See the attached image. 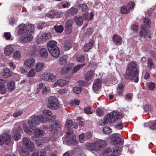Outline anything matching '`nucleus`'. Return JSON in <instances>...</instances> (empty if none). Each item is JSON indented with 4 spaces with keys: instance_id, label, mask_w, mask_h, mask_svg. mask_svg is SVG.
Instances as JSON below:
<instances>
[{
    "instance_id": "nucleus-36",
    "label": "nucleus",
    "mask_w": 156,
    "mask_h": 156,
    "mask_svg": "<svg viewBox=\"0 0 156 156\" xmlns=\"http://www.w3.org/2000/svg\"><path fill=\"white\" fill-rule=\"evenodd\" d=\"M66 57V56L64 55L60 58L59 63L61 65H64L67 63Z\"/></svg>"
},
{
    "instance_id": "nucleus-46",
    "label": "nucleus",
    "mask_w": 156,
    "mask_h": 156,
    "mask_svg": "<svg viewBox=\"0 0 156 156\" xmlns=\"http://www.w3.org/2000/svg\"><path fill=\"white\" fill-rule=\"evenodd\" d=\"M49 88H50L48 87H44L43 88L42 93L44 95L45 94H47L50 91Z\"/></svg>"
},
{
    "instance_id": "nucleus-57",
    "label": "nucleus",
    "mask_w": 156,
    "mask_h": 156,
    "mask_svg": "<svg viewBox=\"0 0 156 156\" xmlns=\"http://www.w3.org/2000/svg\"><path fill=\"white\" fill-rule=\"evenodd\" d=\"M23 113L22 111H17L13 114V116L14 117H16L21 115Z\"/></svg>"
},
{
    "instance_id": "nucleus-39",
    "label": "nucleus",
    "mask_w": 156,
    "mask_h": 156,
    "mask_svg": "<svg viewBox=\"0 0 156 156\" xmlns=\"http://www.w3.org/2000/svg\"><path fill=\"white\" fill-rule=\"evenodd\" d=\"M69 140L71 144L76 145L78 141L76 140V136L75 134H73L72 137L69 138Z\"/></svg>"
},
{
    "instance_id": "nucleus-28",
    "label": "nucleus",
    "mask_w": 156,
    "mask_h": 156,
    "mask_svg": "<svg viewBox=\"0 0 156 156\" xmlns=\"http://www.w3.org/2000/svg\"><path fill=\"white\" fill-rule=\"evenodd\" d=\"M39 55L43 58H46L48 56V51L46 48H41L39 50Z\"/></svg>"
},
{
    "instance_id": "nucleus-62",
    "label": "nucleus",
    "mask_w": 156,
    "mask_h": 156,
    "mask_svg": "<svg viewBox=\"0 0 156 156\" xmlns=\"http://www.w3.org/2000/svg\"><path fill=\"white\" fill-rule=\"evenodd\" d=\"M73 21L71 20H68L66 23V27H72Z\"/></svg>"
},
{
    "instance_id": "nucleus-40",
    "label": "nucleus",
    "mask_w": 156,
    "mask_h": 156,
    "mask_svg": "<svg viewBox=\"0 0 156 156\" xmlns=\"http://www.w3.org/2000/svg\"><path fill=\"white\" fill-rule=\"evenodd\" d=\"M54 28L56 31L58 33L62 32L64 29L62 25L55 26Z\"/></svg>"
},
{
    "instance_id": "nucleus-25",
    "label": "nucleus",
    "mask_w": 156,
    "mask_h": 156,
    "mask_svg": "<svg viewBox=\"0 0 156 156\" xmlns=\"http://www.w3.org/2000/svg\"><path fill=\"white\" fill-rule=\"evenodd\" d=\"M95 41L94 40H92L90 41L88 43L85 44L83 48L84 51L85 52L88 51L91 49Z\"/></svg>"
},
{
    "instance_id": "nucleus-2",
    "label": "nucleus",
    "mask_w": 156,
    "mask_h": 156,
    "mask_svg": "<svg viewBox=\"0 0 156 156\" xmlns=\"http://www.w3.org/2000/svg\"><path fill=\"white\" fill-rule=\"evenodd\" d=\"M143 20L144 24L141 26L142 30L139 32L140 35L141 37L150 38V30H146V27H149L151 26V21L149 18L146 17Z\"/></svg>"
},
{
    "instance_id": "nucleus-42",
    "label": "nucleus",
    "mask_w": 156,
    "mask_h": 156,
    "mask_svg": "<svg viewBox=\"0 0 156 156\" xmlns=\"http://www.w3.org/2000/svg\"><path fill=\"white\" fill-rule=\"evenodd\" d=\"M20 154L21 156H29L30 154L28 151L26 149H23L20 151Z\"/></svg>"
},
{
    "instance_id": "nucleus-33",
    "label": "nucleus",
    "mask_w": 156,
    "mask_h": 156,
    "mask_svg": "<svg viewBox=\"0 0 156 156\" xmlns=\"http://www.w3.org/2000/svg\"><path fill=\"white\" fill-rule=\"evenodd\" d=\"M94 16V12H91L89 14H85L83 17L86 20L89 21L93 18Z\"/></svg>"
},
{
    "instance_id": "nucleus-54",
    "label": "nucleus",
    "mask_w": 156,
    "mask_h": 156,
    "mask_svg": "<svg viewBox=\"0 0 156 156\" xmlns=\"http://www.w3.org/2000/svg\"><path fill=\"white\" fill-rule=\"evenodd\" d=\"M115 128L118 129H121L123 127V123L121 121L119 122L115 126Z\"/></svg>"
},
{
    "instance_id": "nucleus-48",
    "label": "nucleus",
    "mask_w": 156,
    "mask_h": 156,
    "mask_svg": "<svg viewBox=\"0 0 156 156\" xmlns=\"http://www.w3.org/2000/svg\"><path fill=\"white\" fill-rule=\"evenodd\" d=\"M13 56L14 58H19L21 57L20 52L18 50L14 52Z\"/></svg>"
},
{
    "instance_id": "nucleus-29",
    "label": "nucleus",
    "mask_w": 156,
    "mask_h": 156,
    "mask_svg": "<svg viewBox=\"0 0 156 156\" xmlns=\"http://www.w3.org/2000/svg\"><path fill=\"white\" fill-rule=\"evenodd\" d=\"M6 92L5 85L2 80H0V92L2 94H5Z\"/></svg>"
},
{
    "instance_id": "nucleus-43",
    "label": "nucleus",
    "mask_w": 156,
    "mask_h": 156,
    "mask_svg": "<svg viewBox=\"0 0 156 156\" xmlns=\"http://www.w3.org/2000/svg\"><path fill=\"white\" fill-rule=\"evenodd\" d=\"M35 74V69H31L30 71L27 73V75L29 77L34 76Z\"/></svg>"
},
{
    "instance_id": "nucleus-35",
    "label": "nucleus",
    "mask_w": 156,
    "mask_h": 156,
    "mask_svg": "<svg viewBox=\"0 0 156 156\" xmlns=\"http://www.w3.org/2000/svg\"><path fill=\"white\" fill-rule=\"evenodd\" d=\"M78 9L76 8L72 7L68 10L69 13L72 15H74L78 12Z\"/></svg>"
},
{
    "instance_id": "nucleus-37",
    "label": "nucleus",
    "mask_w": 156,
    "mask_h": 156,
    "mask_svg": "<svg viewBox=\"0 0 156 156\" xmlns=\"http://www.w3.org/2000/svg\"><path fill=\"white\" fill-rule=\"evenodd\" d=\"M137 64L134 61L130 62L128 64L127 66V68H137Z\"/></svg>"
},
{
    "instance_id": "nucleus-32",
    "label": "nucleus",
    "mask_w": 156,
    "mask_h": 156,
    "mask_svg": "<svg viewBox=\"0 0 156 156\" xmlns=\"http://www.w3.org/2000/svg\"><path fill=\"white\" fill-rule=\"evenodd\" d=\"M74 20L76 24L80 26H81L83 22V19L81 16H79L78 17H75L74 18Z\"/></svg>"
},
{
    "instance_id": "nucleus-14",
    "label": "nucleus",
    "mask_w": 156,
    "mask_h": 156,
    "mask_svg": "<svg viewBox=\"0 0 156 156\" xmlns=\"http://www.w3.org/2000/svg\"><path fill=\"white\" fill-rule=\"evenodd\" d=\"M35 60L34 58H30L26 59L24 62L25 66L28 68L32 67L35 64Z\"/></svg>"
},
{
    "instance_id": "nucleus-7",
    "label": "nucleus",
    "mask_w": 156,
    "mask_h": 156,
    "mask_svg": "<svg viewBox=\"0 0 156 156\" xmlns=\"http://www.w3.org/2000/svg\"><path fill=\"white\" fill-rule=\"evenodd\" d=\"M47 107L52 110L58 109L59 108L60 104L57 98L54 96L49 97Z\"/></svg>"
},
{
    "instance_id": "nucleus-23",
    "label": "nucleus",
    "mask_w": 156,
    "mask_h": 156,
    "mask_svg": "<svg viewBox=\"0 0 156 156\" xmlns=\"http://www.w3.org/2000/svg\"><path fill=\"white\" fill-rule=\"evenodd\" d=\"M49 129L52 132L54 133L56 132L58 128H59L60 127V126L58 122H55L53 123L50 125V126H49Z\"/></svg>"
},
{
    "instance_id": "nucleus-20",
    "label": "nucleus",
    "mask_w": 156,
    "mask_h": 156,
    "mask_svg": "<svg viewBox=\"0 0 156 156\" xmlns=\"http://www.w3.org/2000/svg\"><path fill=\"white\" fill-rule=\"evenodd\" d=\"M101 81L99 79H96L94 81L93 88L95 90H98L101 87Z\"/></svg>"
},
{
    "instance_id": "nucleus-6",
    "label": "nucleus",
    "mask_w": 156,
    "mask_h": 156,
    "mask_svg": "<svg viewBox=\"0 0 156 156\" xmlns=\"http://www.w3.org/2000/svg\"><path fill=\"white\" fill-rule=\"evenodd\" d=\"M17 27L19 28L18 34L20 35L24 34L32 33L34 32V26L31 24H22Z\"/></svg>"
},
{
    "instance_id": "nucleus-50",
    "label": "nucleus",
    "mask_w": 156,
    "mask_h": 156,
    "mask_svg": "<svg viewBox=\"0 0 156 156\" xmlns=\"http://www.w3.org/2000/svg\"><path fill=\"white\" fill-rule=\"evenodd\" d=\"M44 83H40L37 86V88L36 93H38L40 89H42L44 87Z\"/></svg>"
},
{
    "instance_id": "nucleus-10",
    "label": "nucleus",
    "mask_w": 156,
    "mask_h": 156,
    "mask_svg": "<svg viewBox=\"0 0 156 156\" xmlns=\"http://www.w3.org/2000/svg\"><path fill=\"white\" fill-rule=\"evenodd\" d=\"M135 6V4L130 2L127 4V7L123 5L121 7L120 12L122 14H127L130 12V10L133 9Z\"/></svg>"
},
{
    "instance_id": "nucleus-34",
    "label": "nucleus",
    "mask_w": 156,
    "mask_h": 156,
    "mask_svg": "<svg viewBox=\"0 0 156 156\" xmlns=\"http://www.w3.org/2000/svg\"><path fill=\"white\" fill-rule=\"evenodd\" d=\"M93 72L91 70L88 71L85 76L86 80L88 81L90 80L93 76Z\"/></svg>"
},
{
    "instance_id": "nucleus-45",
    "label": "nucleus",
    "mask_w": 156,
    "mask_h": 156,
    "mask_svg": "<svg viewBox=\"0 0 156 156\" xmlns=\"http://www.w3.org/2000/svg\"><path fill=\"white\" fill-rule=\"evenodd\" d=\"M73 125V122L71 120H67L65 126L68 128H70Z\"/></svg>"
},
{
    "instance_id": "nucleus-49",
    "label": "nucleus",
    "mask_w": 156,
    "mask_h": 156,
    "mask_svg": "<svg viewBox=\"0 0 156 156\" xmlns=\"http://www.w3.org/2000/svg\"><path fill=\"white\" fill-rule=\"evenodd\" d=\"M71 48V44L69 42H65L64 44V49L67 51Z\"/></svg>"
},
{
    "instance_id": "nucleus-38",
    "label": "nucleus",
    "mask_w": 156,
    "mask_h": 156,
    "mask_svg": "<svg viewBox=\"0 0 156 156\" xmlns=\"http://www.w3.org/2000/svg\"><path fill=\"white\" fill-rule=\"evenodd\" d=\"M8 87L9 90H14L15 87L14 82L13 81L9 82L8 83Z\"/></svg>"
},
{
    "instance_id": "nucleus-4",
    "label": "nucleus",
    "mask_w": 156,
    "mask_h": 156,
    "mask_svg": "<svg viewBox=\"0 0 156 156\" xmlns=\"http://www.w3.org/2000/svg\"><path fill=\"white\" fill-rule=\"evenodd\" d=\"M122 117V115L119 112H111L105 117L103 123L104 124L106 125L108 123L115 122L117 120L121 119Z\"/></svg>"
},
{
    "instance_id": "nucleus-11",
    "label": "nucleus",
    "mask_w": 156,
    "mask_h": 156,
    "mask_svg": "<svg viewBox=\"0 0 156 156\" xmlns=\"http://www.w3.org/2000/svg\"><path fill=\"white\" fill-rule=\"evenodd\" d=\"M23 145L30 151H33L35 148L34 144L27 137L24 138L23 140Z\"/></svg>"
},
{
    "instance_id": "nucleus-24",
    "label": "nucleus",
    "mask_w": 156,
    "mask_h": 156,
    "mask_svg": "<svg viewBox=\"0 0 156 156\" xmlns=\"http://www.w3.org/2000/svg\"><path fill=\"white\" fill-rule=\"evenodd\" d=\"M51 55L55 58L58 57L60 53V50L58 47L49 51Z\"/></svg>"
},
{
    "instance_id": "nucleus-8",
    "label": "nucleus",
    "mask_w": 156,
    "mask_h": 156,
    "mask_svg": "<svg viewBox=\"0 0 156 156\" xmlns=\"http://www.w3.org/2000/svg\"><path fill=\"white\" fill-rule=\"evenodd\" d=\"M119 135V133H114L110 135V138L111 140L110 142L111 144L114 145L123 144V140L120 137Z\"/></svg>"
},
{
    "instance_id": "nucleus-19",
    "label": "nucleus",
    "mask_w": 156,
    "mask_h": 156,
    "mask_svg": "<svg viewBox=\"0 0 156 156\" xmlns=\"http://www.w3.org/2000/svg\"><path fill=\"white\" fill-rule=\"evenodd\" d=\"M13 45H9L6 46L4 49V53L6 56H9L12 53L14 50Z\"/></svg>"
},
{
    "instance_id": "nucleus-21",
    "label": "nucleus",
    "mask_w": 156,
    "mask_h": 156,
    "mask_svg": "<svg viewBox=\"0 0 156 156\" xmlns=\"http://www.w3.org/2000/svg\"><path fill=\"white\" fill-rule=\"evenodd\" d=\"M57 42L55 41L51 40L49 41L47 44V47L49 51L57 47Z\"/></svg>"
},
{
    "instance_id": "nucleus-56",
    "label": "nucleus",
    "mask_w": 156,
    "mask_h": 156,
    "mask_svg": "<svg viewBox=\"0 0 156 156\" xmlns=\"http://www.w3.org/2000/svg\"><path fill=\"white\" fill-rule=\"evenodd\" d=\"M73 92L76 94H79L81 92V88L79 87H75L73 89Z\"/></svg>"
},
{
    "instance_id": "nucleus-12",
    "label": "nucleus",
    "mask_w": 156,
    "mask_h": 156,
    "mask_svg": "<svg viewBox=\"0 0 156 156\" xmlns=\"http://www.w3.org/2000/svg\"><path fill=\"white\" fill-rule=\"evenodd\" d=\"M33 37L30 33H27L20 36L19 38L20 42L23 43H26L29 42L33 39Z\"/></svg>"
},
{
    "instance_id": "nucleus-47",
    "label": "nucleus",
    "mask_w": 156,
    "mask_h": 156,
    "mask_svg": "<svg viewBox=\"0 0 156 156\" xmlns=\"http://www.w3.org/2000/svg\"><path fill=\"white\" fill-rule=\"evenodd\" d=\"M85 58L82 55H78L77 56L76 60L77 61L80 62H82L84 60Z\"/></svg>"
},
{
    "instance_id": "nucleus-5",
    "label": "nucleus",
    "mask_w": 156,
    "mask_h": 156,
    "mask_svg": "<svg viewBox=\"0 0 156 156\" xmlns=\"http://www.w3.org/2000/svg\"><path fill=\"white\" fill-rule=\"evenodd\" d=\"M107 143L105 140H100L90 144L88 145V149L90 150L97 151L105 147Z\"/></svg>"
},
{
    "instance_id": "nucleus-44",
    "label": "nucleus",
    "mask_w": 156,
    "mask_h": 156,
    "mask_svg": "<svg viewBox=\"0 0 156 156\" xmlns=\"http://www.w3.org/2000/svg\"><path fill=\"white\" fill-rule=\"evenodd\" d=\"M44 64L43 62H38L36 64L35 68H43L44 67Z\"/></svg>"
},
{
    "instance_id": "nucleus-63",
    "label": "nucleus",
    "mask_w": 156,
    "mask_h": 156,
    "mask_svg": "<svg viewBox=\"0 0 156 156\" xmlns=\"http://www.w3.org/2000/svg\"><path fill=\"white\" fill-rule=\"evenodd\" d=\"M124 86L125 85L124 84L122 83H120L118 84L117 89L123 90V88Z\"/></svg>"
},
{
    "instance_id": "nucleus-30",
    "label": "nucleus",
    "mask_w": 156,
    "mask_h": 156,
    "mask_svg": "<svg viewBox=\"0 0 156 156\" xmlns=\"http://www.w3.org/2000/svg\"><path fill=\"white\" fill-rule=\"evenodd\" d=\"M62 69V73L63 74H65L66 73H68L69 72L71 73H76L78 69Z\"/></svg>"
},
{
    "instance_id": "nucleus-13",
    "label": "nucleus",
    "mask_w": 156,
    "mask_h": 156,
    "mask_svg": "<svg viewBox=\"0 0 156 156\" xmlns=\"http://www.w3.org/2000/svg\"><path fill=\"white\" fill-rule=\"evenodd\" d=\"M10 141V137L8 134H4L0 136V145H3L4 144L8 145Z\"/></svg>"
},
{
    "instance_id": "nucleus-9",
    "label": "nucleus",
    "mask_w": 156,
    "mask_h": 156,
    "mask_svg": "<svg viewBox=\"0 0 156 156\" xmlns=\"http://www.w3.org/2000/svg\"><path fill=\"white\" fill-rule=\"evenodd\" d=\"M51 37L52 35L51 33L40 34L37 37L36 39L37 44H43Z\"/></svg>"
},
{
    "instance_id": "nucleus-15",
    "label": "nucleus",
    "mask_w": 156,
    "mask_h": 156,
    "mask_svg": "<svg viewBox=\"0 0 156 156\" xmlns=\"http://www.w3.org/2000/svg\"><path fill=\"white\" fill-rule=\"evenodd\" d=\"M112 40L116 46H119L122 44V39L121 37L119 35L115 34L113 35Z\"/></svg>"
},
{
    "instance_id": "nucleus-17",
    "label": "nucleus",
    "mask_w": 156,
    "mask_h": 156,
    "mask_svg": "<svg viewBox=\"0 0 156 156\" xmlns=\"http://www.w3.org/2000/svg\"><path fill=\"white\" fill-rule=\"evenodd\" d=\"M68 83V81H66L63 79H59L57 80L54 83L53 85L52 86V87H55L57 86L62 87Z\"/></svg>"
},
{
    "instance_id": "nucleus-3",
    "label": "nucleus",
    "mask_w": 156,
    "mask_h": 156,
    "mask_svg": "<svg viewBox=\"0 0 156 156\" xmlns=\"http://www.w3.org/2000/svg\"><path fill=\"white\" fill-rule=\"evenodd\" d=\"M139 71L138 69H126L124 77L127 80L137 83L139 80Z\"/></svg>"
},
{
    "instance_id": "nucleus-59",
    "label": "nucleus",
    "mask_w": 156,
    "mask_h": 156,
    "mask_svg": "<svg viewBox=\"0 0 156 156\" xmlns=\"http://www.w3.org/2000/svg\"><path fill=\"white\" fill-rule=\"evenodd\" d=\"M11 34L9 32H5L4 33V37L7 40H9L11 38Z\"/></svg>"
},
{
    "instance_id": "nucleus-58",
    "label": "nucleus",
    "mask_w": 156,
    "mask_h": 156,
    "mask_svg": "<svg viewBox=\"0 0 156 156\" xmlns=\"http://www.w3.org/2000/svg\"><path fill=\"white\" fill-rule=\"evenodd\" d=\"M43 113L46 115L50 116L52 115L51 112L49 110H44L43 111Z\"/></svg>"
},
{
    "instance_id": "nucleus-26",
    "label": "nucleus",
    "mask_w": 156,
    "mask_h": 156,
    "mask_svg": "<svg viewBox=\"0 0 156 156\" xmlns=\"http://www.w3.org/2000/svg\"><path fill=\"white\" fill-rule=\"evenodd\" d=\"M58 13L55 10H52L48 12L46 15V17L50 18H53L58 14Z\"/></svg>"
},
{
    "instance_id": "nucleus-1",
    "label": "nucleus",
    "mask_w": 156,
    "mask_h": 156,
    "mask_svg": "<svg viewBox=\"0 0 156 156\" xmlns=\"http://www.w3.org/2000/svg\"><path fill=\"white\" fill-rule=\"evenodd\" d=\"M30 119L28 121V123L32 129L36 128L37 125H39L40 123L48 122L49 120L47 117L43 115L36 116L32 115Z\"/></svg>"
},
{
    "instance_id": "nucleus-61",
    "label": "nucleus",
    "mask_w": 156,
    "mask_h": 156,
    "mask_svg": "<svg viewBox=\"0 0 156 156\" xmlns=\"http://www.w3.org/2000/svg\"><path fill=\"white\" fill-rule=\"evenodd\" d=\"M79 6L81 8L83 11H86L88 9L87 6L84 4L82 5L80 4Z\"/></svg>"
},
{
    "instance_id": "nucleus-41",
    "label": "nucleus",
    "mask_w": 156,
    "mask_h": 156,
    "mask_svg": "<svg viewBox=\"0 0 156 156\" xmlns=\"http://www.w3.org/2000/svg\"><path fill=\"white\" fill-rule=\"evenodd\" d=\"M104 133L107 134L111 133L112 132V130L110 127L108 126L105 127L103 129Z\"/></svg>"
},
{
    "instance_id": "nucleus-22",
    "label": "nucleus",
    "mask_w": 156,
    "mask_h": 156,
    "mask_svg": "<svg viewBox=\"0 0 156 156\" xmlns=\"http://www.w3.org/2000/svg\"><path fill=\"white\" fill-rule=\"evenodd\" d=\"M17 129L18 130H15L13 132L12 137L14 140H18L20 138L21 135L20 133V131L21 130V128L20 127H18V128Z\"/></svg>"
},
{
    "instance_id": "nucleus-31",
    "label": "nucleus",
    "mask_w": 156,
    "mask_h": 156,
    "mask_svg": "<svg viewBox=\"0 0 156 156\" xmlns=\"http://www.w3.org/2000/svg\"><path fill=\"white\" fill-rule=\"evenodd\" d=\"M85 65L83 63L74 66V64L73 63H69L67 65L68 67L67 68H71L73 67H74L73 68H81L84 66Z\"/></svg>"
},
{
    "instance_id": "nucleus-51",
    "label": "nucleus",
    "mask_w": 156,
    "mask_h": 156,
    "mask_svg": "<svg viewBox=\"0 0 156 156\" xmlns=\"http://www.w3.org/2000/svg\"><path fill=\"white\" fill-rule=\"evenodd\" d=\"M148 85L149 89L151 90H153L155 88V85L153 82H149L148 83Z\"/></svg>"
},
{
    "instance_id": "nucleus-60",
    "label": "nucleus",
    "mask_w": 156,
    "mask_h": 156,
    "mask_svg": "<svg viewBox=\"0 0 156 156\" xmlns=\"http://www.w3.org/2000/svg\"><path fill=\"white\" fill-rule=\"evenodd\" d=\"M85 140H87L90 139L92 137L91 133H87L85 134Z\"/></svg>"
},
{
    "instance_id": "nucleus-64",
    "label": "nucleus",
    "mask_w": 156,
    "mask_h": 156,
    "mask_svg": "<svg viewBox=\"0 0 156 156\" xmlns=\"http://www.w3.org/2000/svg\"><path fill=\"white\" fill-rule=\"evenodd\" d=\"M66 31L67 34H69L72 32V27H66Z\"/></svg>"
},
{
    "instance_id": "nucleus-53",
    "label": "nucleus",
    "mask_w": 156,
    "mask_h": 156,
    "mask_svg": "<svg viewBox=\"0 0 156 156\" xmlns=\"http://www.w3.org/2000/svg\"><path fill=\"white\" fill-rule=\"evenodd\" d=\"M104 154H107L108 155L110 153L112 152V149L109 147H107L104 151Z\"/></svg>"
},
{
    "instance_id": "nucleus-27",
    "label": "nucleus",
    "mask_w": 156,
    "mask_h": 156,
    "mask_svg": "<svg viewBox=\"0 0 156 156\" xmlns=\"http://www.w3.org/2000/svg\"><path fill=\"white\" fill-rule=\"evenodd\" d=\"M12 74V72L9 69H4L2 75L5 78H7L10 76Z\"/></svg>"
},
{
    "instance_id": "nucleus-55",
    "label": "nucleus",
    "mask_w": 156,
    "mask_h": 156,
    "mask_svg": "<svg viewBox=\"0 0 156 156\" xmlns=\"http://www.w3.org/2000/svg\"><path fill=\"white\" fill-rule=\"evenodd\" d=\"M85 134L82 133L79 136V141L80 143H82L86 140H85Z\"/></svg>"
},
{
    "instance_id": "nucleus-18",
    "label": "nucleus",
    "mask_w": 156,
    "mask_h": 156,
    "mask_svg": "<svg viewBox=\"0 0 156 156\" xmlns=\"http://www.w3.org/2000/svg\"><path fill=\"white\" fill-rule=\"evenodd\" d=\"M44 132L43 130H40L39 129H36L34 133V136L32 137V138L33 140H35V138H37L40 136H42L44 135Z\"/></svg>"
},
{
    "instance_id": "nucleus-16",
    "label": "nucleus",
    "mask_w": 156,
    "mask_h": 156,
    "mask_svg": "<svg viewBox=\"0 0 156 156\" xmlns=\"http://www.w3.org/2000/svg\"><path fill=\"white\" fill-rule=\"evenodd\" d=\"M44 77V80L49 82L54 81L56 79V77L55 75L50 73L45 74Z\"/></svg>"
},
{
    "instance_id": "nucleus-52",
    "label": "nucleus",
    "mask_w": 156,
    "mask_h": 156,
    "mask_svg": "<svg viewBox=\"0 0 156 156\" xmlns=\"http://www.w3.org/2000/svg\"><path fill=\"white\" fill-rule=\"evenodd\" d=\"M91 107L90 106H88L87 107L84 108L83 110L84 112L87 114H90L92 113L90 111Z\"/></svg>"
}]
</instances>
